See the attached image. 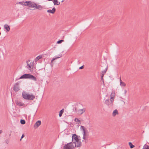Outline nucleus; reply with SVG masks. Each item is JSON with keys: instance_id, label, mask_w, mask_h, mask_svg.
<instances>
[{"instance_id": "38", "label": "nucleus", "mask_w": 149, "mask_h": 149, "mask_svg": "<svg viewBox=\"0 0 149 149\" xmlns=\"http://www.w3.org/2000/svg\"><path fill=\"white\" fill-rule=\"evenodd\" d=\"M120 82H122V80L121 79L120 77Z\"/></svg>"}, {"instance_id": "8", "label": "nucleus", "mask_w": 149, "mask_h": 149, "mask_svg": "<svg viewBox=\"0 0 149 149\" xmlns=\"http://www.w3.org/2000/svg\"><path fill=\"white\" fill-rule=\"evenodd\" d=\"M71 143H72V142L65 144L63 147V148L64 149H73L72 147H71V146L69 145Z\"/></svg>"}, {"instance_id": "12", "label": "nucleus", "mask_w": 149, "mask_h": 149, "mask_svg": "<svg viewBox=\"0 0 149 149\" xmlns=\"http://www.w3.org/2000/svg\"><path fill=\"white\" fill-rule=\"evenodd\" d=\"M111 98L110 99V101H111V102H113V100L114 98V97L115 96V94L114 93V92L112 91V93L111 95Z\"/></svg>"}, {"instance_id": "27", "label": "nucleus", "mask_w": 149, "mask_h": 149, "mask_svg": "<svg viewBox=\"0 0 149 149\" xmlns=\"http://www.w3.org/2000/svg\"><path fill=\"white\" fill-rule=\"evenodd\" d=\"M142 149H149V146L145 144L143 147Z\"/></svg>"}, {"instance_id": "7", "label": "nucleus", "mask_w": 149, "mask_h": 149, "mask_svg": "<svg viewBox=\"0 0 149 149\" xmlns=\"http://www.w3.org/2000/svg\"><path fill=\"white\" fill-rule=\"evenodd\" d=\"M73 143H75V147H78L81 146V142L79 140L76 141H74Z\"/></svg>"}, {"instance_id": "18", "label": "nucleus", "mask_w": 149, "mask_h": 149, "mask_svg": "<svg viewBox=\"0 0 149 149\" xmlns=\"http://www.w3.org/2000/svg\"><path fill=\"white\" fill-rule=\"evenodd\" d=\"M29 79L35 81H37V79L36 77L31 74H30Z\"/></svg>"}, {"instance_id": "15", "label": "nucleus", "mask_w": 149, "mask_h": 149, "mask_svg": "<svg viewBox=\"0 0 149 149\" xmlns=\"http://www.w3.org/2000/svg\"><path fill=\"white\" fill-rule=\"evenodd\" d=\"M4 28L6 29V32L9 31L10 30V26L7 24H5L4 26Z\"/></svg>"}, {"instance_id": "24", "label": "nucleus", "mask_w": 149, "mask_h": 149, "mask_svg": "<svg viewBox=\"0 0 149 149\" xmlns=\"http://www.w3.org/2000/svg\"><path fill=\"white\" fill-rule=\"evenodd\" d=\"M42 58V56H39L37 57L35 59V61H38L39 60L41 59Z\"/></svg>"}, {"instance_id": "21", "label": "nucleus", "mask_w": 149, "mask_h": 149, "mask_svg": "<svg viewBox=\"0 0 149 149\" xmlns=\"http://www.w3.org/2000/svg\"><path fill=\"white\" fill-rule=\"evenodd\" d=\"M118 114V112L117 109L114 110L113 113V116H115L116 115Z\"/></svg>"}, {"instance_id": "6", "label": "nucleus", "mask_w": 149, "mask_h": 149, "mask_svg": "<svg viewBox=\"0 0 149 149\" xmlns=\"http://www.w3.org/2000/svg\"><path fill=\"white\" fill-rule=\"evenodd\" d=\"M113 102H111V101H110V102L109 100V99L106 100L105 101V104L110 107H112Z\"/></svg>"}, {"instance_id": "14", "label": "nucleus", "mask_w": 149, "mask_h": 149, "mask_svg": "<svg viewBox=\"0 0 149 149\" xmlns=\"http://www.w3.org/2000/svg\"><path fill=\"white\" fill-rule=\"evenodd\" d=\"M56 8L55 7H53L52 10H47V12L52 14H54L56 11Z\"/></svg>"}, {"instance_id": "13", "label": "nucleus", "mask_w": 149, "mask_h": 149, "mask_svg": "<svg viewBox=\"0 0 149 149\" xmlns=\"http://www.w3.org/2000/svg\"><path fill=\"white\" fill-rule=\"evenodd\" d=\"M41 124V121L40 120H38L36 122V123H35L34 125V127L35 128H38L39 126Z\"/></svg>"}, {"instance_id": "40", "label": "nucleus", "mask_w": 149, "mask_h": 149, "mask_svg": "<svg viewBox=\"0 0 149 149\" xmlns=\"http://www.w3.org/2000/svg\"><path fill=\"white\" fill-rule=\"evenodd\" d=\"M127 92V91L126 90H125V94H126V93Z\"/></svg>"}, {"instance_id": "20", "label": "nucleus", "mask_w": 149, "mask_h": 149, "mask_svg": "<svg viewBox=\"0 0 149 149\" xmlns=\"http://www.w3.org/2000/svg\"><path fill=\"white\" fill-rule=\"evenodd\" d=\"M35 8L41 10L42 9V7L41 5H38L36 3V6H35Z\"/></svg>"}, {"instance_id": "34", "label": "nucleus", "mask_w": 149, "mask_h": 149, "mask_svg": "<svg viewBox=\"0 0 149 149\" xmlns=\"http://www.w3.org/2000/svg\"><path fill=\"white\" fill-rule=\"evenodd\" d=\"M84 65H83L82 66H81V67H80L79 68V69H83L84 68Z\"/></svg>"}, {"instance_id": "16", "label": "nucleus", "mask_w": 149, "mask_h": 149, "mask_svg": "<svg viewBox=\"0 0 149 149\" xmlns=\"http://www.w3.org/2000/svg\"><path fill=\"white\" fill-rule=\"evenodd\" d=\"M30 61L29 60L28 61H27V66H28V67H27V68L29 69V70L31 72H32L33 71V70H32V66H31L30 65H29V64L28 63V62H29Z\"/></svg>"}, {"instance_id": "41", "label": "nucleus", "mask_w": 149, "mask_h": 149, "mask_svg": "<svg viewBox=\"0 0 149 149\" xmlns=\"http://www.w3.org/2000/svg\"><path fill=\"white\" fill-rule=\"evenodd\" d=\"M64 0H62V1H61V2H62V3H63V2H64Z\"/></svg>"}, {"instance_id": "17", "label": "nucleus", "mask_w": 149, "mask_h": 149, "mask_svg": "<svg viewBox=\"0 0 149 149\" xmlns=\"http://www.w3.org/2000/svg\"><path fill=\"white\" fill-rule=\"evenodd\" d=\"M52 1L54 5H59L60 4V2H59L57 0H53Z\"/></svg>"}, {"instance_id": "9", "label": "nucleus", "mask_w": 149, "mask_h": 149, "mask_svg": "<svg viewBox=\"0 0 149 149\" xmlns=\"http://www.w3.org/2000/svg\"><path fill=\"white\" fill-rule=\"evenodd\" d=\"M74 140L76 141H78L79 139L78 138V136L76 134H73L72 136V141H73Z\"/></svg>"}, {"instance_id": "35", "label": "nucleus", "mask_w": 149, "mask_h": 149, "mask_svg": "<svg viewBox=\"0 0 149 149\" xmlns=\"http://www.w3.org/2000/svg\"><path fill=\"white\" fill-rule=\"evenodd\" d=\"M24 134H23L21 136V139H20V141L21 140V139H22L23 138H24Z\"/></svg>"}, {"instance_id": "36", "label": "nucleus", "mask_w": 149, "mask_h": 149, "mask_svg": "<svg viewBox=\"0 0 149 149\" xmlns=\"http://www.w3.org/2000/svg\"><path fill=\"white\" fill-rule=\"evenodd\" d=\"M81 61L80 60H78L77 61V64H79L81 63Z\"/></svg>"}, {"instance_id": "5", "label": "nucleus", "mask_w": 149, "mask_h": 149, "mask_svg": "<svg viewBox=\"0 0 149 149\" xmlns=\"http://www.w3.org/2000/svg\"><path fill=\"white\" fill-rule=\"evenodd\" d=\"M15 102L16 105L19 107L23 106L24 107H25L26 106L24 103L18 100H15Z\"/></svg>"}, {"instance_id": "3", "label": "nucleus", "mask_w": 149, "mask_h": 149, "mask_svg": "<svg viewBox=\"0 0 149 149\" xmlns=\"http://www.w3.org/2000/svg\"><path fill=\"white\" fill-rule=\"evenodd\" d=\"M80 128L83 130V139L85 140L86 139V137L88 136V135L86 133L85 127L84 126L81 125Z\"/></svg>"}, {"instance_id": "19", "label": "nucleus", "mask_w": 149, "mask_h": 149, "mask_svg": "<svg viewBox=\"0 0 149 149\" xmlns=\"http://www.w3.org/2000/svg\"><path fill=\"white\" fill-rule=\"evenodd\" d=\"M27 3V1H26L19 2L18 3L22 5L26 6Z\"/></svg>"}, {"instance_id": "4", "label": "nucleus", "mask_w": 149, "mask_h": 149, "mask_svg": "<svg viewBox=\"0 0 149 149\" xmlns=\"http://www.w3.org/2000/svg\"><path fill=\"white\" fill-rule=\"evenodd\" d=\"M19 84L17 82L14 85L13 90L15 92L18 91L20 90V88L19 86Z\"/></svg>"}, {"instance_id": "1", "label": "nucleus", "mask_w": 149, "mask_h": 149, "mask_svg": "<svg viewBox=\"0 0 149 149\" xmlns=\"http://www.w3.org/2000/svg\"><path fill=\"white\" fill-rule=\"evenodd\" d=\"M22 96L24 99L30 100H33L35 97V96L33 95L28 94L25 92L22 93Z\"/></svg>"}, {"instance_id": "29", "label": "nucleus", "mask_w": 149, "mask_h": 149, "mask_svg": "<svg viewBox=\"0 0 149 149\" xmlns=\"http://www.w3.org/2000/svg\"><path fill=\"white\" fill-rule=\"evenodd\" d=\"M120 85L121 86H126L125 84L123 82H121L120 84Z\"/></svg>"}, {"instance_id": "2", "label": "nucleus", "mask_w": 149, "mask_h": 149, "mask_svg": "<svg viewBox=\"0 0 149 149\" xmlns=\"http://www.w3.org/2000/svg\"><path fill=\"white\" fill-rule=\"evenodd\" d=\"M36 5V3L34 2H32L31 1H27L26 6H28L30 8H35Z\"/></svg>"}, {"instance_id": "42", "label": "nucleus", "mask_w": 149, "mask_h": 149, "mask_svg": "<svg viewBox=\"0 0 149 149\" xmlns=\"http://www.w3.org/2000/svg\"><path fill=\"white\" fill-rule=\"evenodd\" d=\"M48 1H52L53 0H47Z\"/></svg>"}, {"instance_id": "28", "label": "nucleus", "mask_w": 149, "mask_h": 149, "mask_svg": "<svg viewBox=\"0 0 149 149\" xmlns=\"http://www.w3.org/2000/svg\"><path fill=\"white\" fill-rule=\"evenodd\" d=\"M25 121L23 119H21L20 120V123L21 124L24 125L25 123Z\"/></svg>"}, {"instance_id": "31", "label": "nucleus", "mask_w": 149, "mask_h": 149, "mask_svg": "<svg viewBox=\"0 0 149 149\" xmlns=\"http://www.w3.org/2000/svg\"><path fill=\"white\" fill-rule=\"evenodd\" d=\"M74 121L76 122H80V120L77 118H76L75 119H74Z\"/></svg>"}, {"instance_id": "32", "label": "nucleus", "mask_w": 149, "mask_h": 149, "mask_svg": "<svg viewBox=\"0 0 149 149\" xmlns=\"http://www.w3.org/2000/svg\"><path fill=\"white\" fill-rule=\"evenodd\" d=\"M29 65L32 66V69H33V63H31L29 64Z\"/></svg>"}, {"instance_id": "22", "label": "nucleus", "mask_w": 149, "mask_h": 149, "mask_svg": "<svg viewBox=\"0 0 149 149\" xmlns=\"http://www.w3.org/2000/svg\"><path fill=\"white\" fill-rule=\"evenodd\" d=\"M107 68H108V67H107V66L106 68H105V69L102 72V73H101L102 74H103V75H104L105 74V73L107 71Z\"/></svg>"}, {"instance_id": "39", "label": "nucleus", "mask_w": 149, "mask_h": 149, "mask_svg": "<svg viewBox=\"0 0 149 149\" xmlns=\"http://www.w3.org/2000/svg\"><path fill=\"white\" fill-rule=\"evenodd\" d=\"M2 132V130H0V134H1V133Z\"/></svg>"}, {"instance_id": "10", "label": "nucleus", "mask_w": 149, "mask_h": 149, "mask_svg": "<svg viewBox=\"0 0 149 149\" xmlns=\"http://www.w3.org/2000/svg\"><path fill=\"white\" fill-rule=\"evenodd\" d=\"M76 111L78 112V113L80 115H81L83 114L85 111V109L84 108L79 109L78 110H76V109H75V111Z\"/></svg>"}, {"instance_id": "11", "label": "nucleus", "mask_w": 149, "mask_h": 149, "mask_svg": "<svg viewBox=\"0 0 149 149\" xmlns=\"http://www.w3.org/2000/svg\"><path fill=\"white\" fill-rule=\"evenodd\" d=\"M30 74H25L21 76L20 79H29Z\"/></svg>"}, {"instance_id": "30", "label": "nucleus", "mask_w": 149, "mask_h": 149, "mask_svg": "<svg viewBox=\"0 0 149 149\" xmlns=\"http://www.w3.org/2000/svg\"><path fill=\"white\" fill-rule=\"evenodd\" d=\"M64 41V40H59L57 42V43L58 44H60L62 42H63Z\"/></svg>"}, {"instance_id": "26", "label": "nucleus", "mask_w": 149, "mask_h": 149, "mask_svg": "<svg viewBox=\"0 0 149 149\" xmlns=\"http://www.w3.org/2000/svg\"><path fill=\"white\" fill-rule=\"evenodd\" d=\"M129 145L130 146V148H132L134 147V146L133 145H132V143L131 142H129Z\"/></svg>"}, {"instance_id": "33", "label": "nucleus", "mask_w": 149, "mask_h": 149, "mask_svg": "<svg viewBox=\"0 0 149 149\" xmlns=\"http://www.w3.org/2000/svg\"><path fill=\"white\" fill-rule=\"evenodd\" d=\"M104 75H103V74H102L101 76V79L102 81H103V83H104V79H103V77Z\"/></svg>"}, {"instance_id": "37", "label": "nucleus", "mask_w": 149, "mask_h": 149, "mask_svg": "<svg viewBox=\"0 0 149 149\" xmlns=\"http://www.w3.org/2000/svg\"><path fill=\"white\" fill-rule=\"evenodd\" d=\"M5 142L7 144H8L9 143V141L8 140H6L5 141Z\"/></svg>"}, {"instance_id": "25", "label": "nucleus", "mask_w": 149, "mask_h": 149, "mask_svg": "<svg viewBox=\"0 0 149 149\" xmlns=\"http://www.w3.org/2000/svg\"><path fill=\"white\" fill-rule=\"evenodd\" d=\"M63 112H64V109H62V110H61L59 112V117H60L62 116V114L63 113Z\"/></svg>"}, {"instance_id": "23", "label": "nucleus", "mask_w": 149, "mask_h": 149, "mask_svg": "<svg viewBox=\"0 0 149 149\" xmlns=\"http://www.w3.org/2000/svg\"><path fill=\"white\" fill-rule=\"evenodd\" d=\"M61 57V55H59V56L58 57L56 56V57L53 58V59L51 61V63H52L53 61H54V60H55L56 59H57V58H59Z\"/></svg>"}]
</instances>
